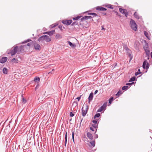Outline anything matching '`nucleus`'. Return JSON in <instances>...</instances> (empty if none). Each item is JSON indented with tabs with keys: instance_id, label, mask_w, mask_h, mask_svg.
Here are the masks:
<instances>
[{
	"instance_id": "1",
	"label": "nucleus",
	"mask_w": 152,
	"mask_h": 152,
	"mask_svg": "<svg viewBox=\"0 0 152 152\" xmlns=\"http://www.w3.org/2000/svg\"><path fill=\"white\" fill-rule=\"evenodd\" d=\"M130 25L131 28L134 31H136L137 30V26L135 21L131 19L130 22Z\"/></svg>"
},
{
	"instance_id": "2",
	"label": "nucleus",
	"mask_w": 152,
	"mask_h": 152,
	"mask_svg": "<svg viewBox=\"0 0 152 152\" xmlns=\"http://www.w3.org/2000/svg\"><path fill=\"white\" fill-rule=\"evenodd\" d=\"M18 46L14 47L13 48H12V49L10 50V51L8 53V54H10L12 56H14L18 52Z\"/></svg>"
},
{
	"instance_id": "3",
	"label": "nucleus",
	"mask_w": 152,
	"mask_h": 152,
	"mask_svg": "<svg viewBox=\"0 0 152 152\" xmlns=\"http://www.w3.org/2000/svg\"><path fill=\"white\" fill-rule=\"evenodd\" d=\"M84 107H83L82 108V115L83 117H84L87 113L88 109V106L87 105H86L85 109H84Z\"/></svg>"
},
{
	"instance_id": "4",
	"label": "nucleus",
	"mask_w": 152,
	"mask_h": 152,
	"mask_svg": "<svg viewBox=\"0 0 152 152\" xmlns=\"http://www.w3.org/2000/svg\"><path fill=\"white\" fill-rule=\"evenodd\" d=\"M107 102H105L101 106L97 111V112H100L102 110H105L107 107Z\"/></svg>"
},
{
	"instance_id": "5",
	"label": "nucleus",
	"mask_w": 152,
	"mask_h": 152,
	"mask_svg": "<svg viewBox=\"0 0 152 152\" xmlns=\"http://www.w3.org/2000/svg\"><path fill=\"white\" fill-rule=\"evenodd\" d=\"M119 10L120 12L122 14H124L126 17H127L128 15V12L126 9L120 8Z\"/></svg>"
},
{
	"instance_id": "6",
	"label": "nucleus",
	"mask_w": 152,
	"mask_h": 152,
	"mask_svg": "<svg viewBox=\"0 0 152 152\" xmlns=\"http://www.w3.org/2000/svg\"><path fill=\"white\" fill-rule=\"evenodd\" d=\"M149 64L148 62H147L146 60H145L143 63L142 67L144 69H148L149 68Z\"/></svg>"
},
{
	"instance_id": "7",
	"label": "nucleus",
	"mask_w": 152,
	"mask_h": 152,
	"mask_svg": "<svg viewBox=\"0 0 152 152\" xmlns=\"http://www.w3.org/2000/svg\"><path fill=\"white\" fill-rule=\"evenodd\" d=\"M72 20H63L62 21V23L68 26L72 23Z\"/></svg>"
},
{
	"instance_id": "8",
	"label": "nucleus",
	"mask_w": 152,
	"mask_h": 152,
	"mask_svg": "<svg viewBox=\"0 0 152 152\" xmlns=\"http://www.w3.org/2000/svg\"><path fill=\"white\" fill-rule=\"evenodd\" d=\"M34 46L36 50L39 51L41 50V47L40 45L38 44L34 43Z\"/></svg>"
},
{
	"instance_id": "9",
	"label": "nucleus",
	"mask_w": 152,
	"mask_h": 152,
	"mask_svg": "<svg viewBox=\"0 0 152 152\" xmlns=\"http://www.w3.org/2000/svg\"><path fill=\"white\" fill-rule=\"evenodd\" d=\"M7 60V58L5 57H3L0 59V63L3 64Z\"/></svg>"
},
{
	"instance_id": "10",
	"label": "nucleus",
	"mask_w": 152,
	"mask_h": 152,
	"mask_svg": "<svg viewBox=\"0 0 152 152\" xmlns=\"http://www.w3.org/2000/svg\"><path fill=\"white\" fill-rule=\"evenodd\" d=\"M25 47H26V46L21 45L20 46L19 48H18V54L20 53H19V52H23V51H24V48Z\"/></svg>"
},
{
	"instance_id": "11",
	"label": "nucleus",
	"mask_w": 152,
	"mask_h": 152,
	"mask_svg": "<svg viewBox=\"0 0 152 152\" xmlns=\"http://www.w3.org/2000/svg\"><path fill=\"white\" fill-rule=\"evenodd\" d=\"M96 10L100 11H106L107 9L105 8L99 6H98L96 7Z\"/></svg>"
},
{
	"instance_id": "12",
	"label": "nucleus",
	"mask_w": 152,
	"mask_h": 152,
	"mask_svg": "<svg viewBox=\"0 0 152 152\" xmlns=\"http://www.w3.org/2000/svg\"><path fill=\"white\" fill-rule=\"evenodd\" d=\"M93 97V94L92 93H91L88 97V102H90L92 100Z\"/></svg>"
},
{
	"instance_id": "13",
	"label": "nucleus",
	"mask_w": 152,
	"mask_h": 152,
	"mask_svg": "<svg viewBox=\"0 0 152 152\" xmlns=\"http://www.w3.org/2000/svg\"><path fill=\"white\" fill-rule=\"evenodd\" d=\"M2 72L4 74H7L8 72V70L6 67H4L2 69Z\"/></svg>"
},
{
	"instance_id": "14",
	"label": "nucleus",
	"mask_w": 152,
	"mask_h": 152,
	"mask_svg": "<svg viewBox=\"0 0 152 152\" xmlns=\"http://www.w3.org/2000/svg\"><path fill=\"white\" fill-rule=\"evenodd\" d=\"M45 37H46L45 36V35H43L41 37H40L38 39V40L39 42L40 41L43 42V41L45 40Z\"/></svg>"
},
{
	"instance_id": "15",
	"label": "nucleus",
	"mask_w": 152,
	"mask_h": 152,
	"mask_svg": "<svg viewBox=\"0 0 152 152\" xmlns=\"http://www.w3.org/2000/svg\"><path fill=\"white\" fill-rule=\"evenodd\" d=\"M87 136L89 139L91 140H92L93 138L92 134L89 132L87 133Z\"/></svg>"
},
{
	"instance_id": "16",
	"label": "nucleus",
	"mask_w": 152,
	"mask_h": 152,
	"mask_svg": "<svg viewBox=\"0 0 152 152\" xmlns=\"http://www.w3.org/2000/svg\"><path fill=\"white\" fill-rule=\"evenodd\" d=\"M123 47L124 49L128 53L130 51L127 45H123Z\"/></svg>"
},
{
	"instance_id": "17",
	"label": "nucleus",
	"mask_w": 152,
	"mask_h": 152,
	"mask_svg": "<svg viewBox=\"0 0 152 152\" xmlns=\"http://www.w3.org/2000/svg\"><path fill=\"white\" fill-rule=\"evenodd\" d=\"M145 53L147 55L146 57L147 58V59L149 60L150 58V51L149 50H147L146 51H145Z\"/></svg>"
},
{
	"instance_id": "18",
	"label": "nucleus",
	"mask_w": 152,
	"mask_h": 152,
	"mask_svg": "<svg viewBox=\"0 0 152 152\" xmlns=\"http://www.w3.org/2000/svg\"><path fill=\"white\" fill-rule=\"evenodd\" d=\"M45 36H46V37H45V40L47 42H49L51 41V39L50 38H49V37L48 36L45 35Z\"/></svg>"
},
{
	"instance_id": "19",
	"label": "nucleus",
	"mask_w": 152,
	"mask_h": 152,
	"mask_svg": "<svg viewBox=\"0 0 152 152\" xmlns=\"http://www.w3.org/2000/svg\"><path fill=\"white\" fill-rule=\"evenodd\" d=\"M68 43L70 47L72 48H74L76 47V45L75 44H73L69 41H68Z\"/></svg>"
},
{
	"instance_id": "20",
	"label": "nucleus",
	"mask_w": 152,
	"mask_h": 152,
	"mask_svg": "<svg viewBox=\"0 0 152 152\" xmlns=\"http://www.w3.org/2000/svg\"><path fill=\"white\" fill-rule=\"evenodd\" d=\"M139 43L138 42H135V43L134 44V47L135 49L136 50H139Z\"/></svg>"
},
{
	"instance_id": "21",
	"label": "nucleus",
	"mask_w": 152,
	"mask_h": 152,
	"mask_svg": "<svg viewBox=\"0 0 152 152\" xmlns=\"http://www.w3.org/2000/svg\"><path fill=\"white\" fill-rule=\"evenodd\" d=\"M55 37L56 39H60L62 38V36L60 34H57L56 35Z\"/></svg>"
},
{
	"instance_id": "22",
	"label": "nucleus",
	"mask_w": 152,
	"mask_h": 152,
	"mask_svg": "<svg viewBox=\"0 0 152 152\" xmlns=\"http://www.w3.org/2000/svg\"><path fill=\"white\" fill-rule=\"evenodd\" d=\"M40 80V79L39 77H35L34 79V81L37 83H38Z\"/></svg>"
},
{
	"instance_id": "23",
	"label": "nucleus",
	"mask_w": 152,
	"mask_h": 152,
	"mask_svg": "<svg viewBox=\"0 0 152 152\" xmlns=\"http://www.w3.org/2000/svg\"><path fill=\"white\" fill-rule=\"evenodd\" d=\"M134 17L137 19H139L140 18V17L139 15L137 14L136 12H135L134 14Z\"/></svg>"
},
{
	"instance_id": "24",
	"label": "nucleus",
	"mask_w": 152,
	"mask_h": 152,
	"mask_svg": "<svg viewBox=\"0 0 152 152\" xmlns=\"http://www.w3.org/2000/svg\"><path fill=\"white\" fill-rule=\"evenodd\" d=\"M18 61L17 59H16L15 58H13L12 60V62L13 63H18Z\"/></svg>"
},
{
	"instance_id": "25",
	"label": "nucleus",
	"mask_w": 152,
	"mask_h": 152,
	"mask_svg": "<svg viewBox=\"0 0 152 152\" xmlns=\"http://www.w3.org/2000/svg\"><path fill=\"white\" fill-rule=\"evenodd\" d=\"M90 143L91 144V145L92 146V147H94L95 146V141H90Z\"/></svg>"
},
{
	"instance_id": "26",
	"label": "nucleus",
	"mask_w": 152,
	"mask_h": 152,
	"mask_svg": "<svg viewBox=\"0 0 152 152\" xmlns=\"http://www.w3.org/2000/svg\"><path fill=\"white\" fill-rule=\"evenodd\" d=\"M82 16H78L77 17L74 18H72L73 20H78L79 19L81 18Z\"/></svg>"
},
{
	"instance_id": "27",
	"label": "nucleus",
	"mask_w": 152,
	"mask_h": 152,
	"mask_svg": "<svg viewBox=\"0 0 152 152\" xmlns=\"http://www.w3.org/2000/svg\"><path fill=\"white\" fill-rule=\"evenodd\" d=\"M106 7H107L108 8H110L111 9H114V7H113V6L110 4H108L106 5Z\"/></svg>"
},
{
	"instance_id": "28",
	"label": "nucleus",
	"mask_w": 152,
	"mask_h": 152,
	"mask_svg": "<svg viewBox=\"0 0 152 152\" xmlns=\"http://www.w3.org/2000/svg\"><path fill=\"white\" fill-rule=\"evenodd\" d=\"M143 48L145 50V51H146L147 50H149V48H148V44H146L145 45V46Z\"/></svg>"
},
{
	"instance_id": "29",
	"label": "nucleus",
	"mask_w": 152,
	"mask_h": 152,
	"mask_svg": "<svg viewBox=\"0 0 152 152\" xmlns=\"http://www.w3.org/2000/svg\"><path fill=\"white\" fill-rule=\"evenodd\" d=\"M92 127L96 129V130L95 131V133L96 132L97 129L96 128L98 127V125H96V124H92L91 125Z\"/></svg>"
},
{
	"instance_id": "30",
	"label": "nucleus",
	"mask_w": 152,
	"mask_h": 152,
	"mask_svg": "<svg viewBox=\"0 0 152 152\" xmlns=\"http://www.w3.org/2000/svg\"><path fill=\"white\" fill-rule=\"evenodd\" d=\"M55 30H51L49 31L48 35L50 36L52 35L55 33Z\"/></svg>"
},
{
	"instance_id": "31",
	"label": "nucleus",
	"mask_w": 152,
	"mask_h": 152,
	"mask_svg": "<svg viewBox=\"0 0 152 152\" xmlns=\"http://www.w3.org/2000/svg\"><path fill=\"white\" fill-rule=\"evenodd\" d=\"M136 79V77L134 76L131 78L129 80V82H133Z\"/></svg>"
},
{
	"instance_id": "32",
	"label": "nucleus",
	"mask_w": 152,
	"mask_h": 152,
	"mask_svg": "<svg viewBox=\"0 0 152 152\" xmlns=\"http://www.w3.org/2000/svg\"><path fill=\"white\" fill-rule=\"evenodd\" d=\"M144 34L145 35V37L148 39H149L148 34V32L145 31H144Z\"/></svg>"
},
{
	"instance_id": "33",
	"label": "nucleus",
	"mask_w": 152,
	"mask_h": 152,
	"mask_svg": "<svg viewBox=\"0 0 152 152\" xmlns=\"http://www.w3.org/2000/svg\"><path fill=\"white\" fill-rule=\"evenodd\" d=\"M72 139L73 142H74V135L75 134V131L72 130Z\"/></svg>"
},
{
	"instance_id": "34",
	"label": "nucleus",
	"mask_w": 152,
	"mask_h": 152,
	"mask_svg": "<svg viewBox=\"0 0 152 152\" xmlns=\"http://www.w3.org/2000/svg\"><path fill=\"white\" fill-rule=\"evenodd\" d=\"M113 100V97H111L109 99V103L111 104Z\"/></svg>"
},
{
	"instance_id": "35",
	"label": "nucleus",
	"mask_w": 152,
	"mask_h": 152,
	"mask_svg": "<svg viewBox=\"0 0 152 152\" xmlns=\"http://www.w3.org/2000/svg\"><path fill=\"white\" fill-rule=\"evenodd\" d=\"M100 116V114L99 113L96 114L94 116V118H99Z\"/></svg>"
},
{
	"instance_id": "36",
	"label": "nucleus",
	"mask_w": 152,
	"mask_h": 152,
	"mask_svg": "<svg viewBox=\"0 0 152 152\" xmlns=\"http://www.w3.org/2000/svg\"><path fill=\"white\" fill-rule=\"evenodd\" d=\"M22 102H23L24 103H25L26 102V99L24 98L23 95H22Z\"/></svg>"
},
{
	"instance_id": "37",
	"label": "nucleus",
	"mask_w": 152,
	"mask_h": 152,
	"mask_svg": "<svg viewBox=\"0 0 152 152\" xmlns=\"http://www.w3.org/2000/svg\"><path fill=\"white\" fill-rule=\"evenodd\" d=\"M128 87L127 86H124L122 88V90H126L128 88Z\"/></svg>"
},
{
	"instance_id": "38",
	"label": "nucleus",
	"mask_w": 152,
	"mask_h": 152,
	"mask_svg": "<svg viewBox=\"0 0 152 152\" xmlns=\"http://www.w3.org/2000/svg\"><path fill=\"white\" fill-rule=\"evenodd\" d=\"M77 105V103L75 101H74L72 103V106H74L76 107Z\"/></svg>"
},
{
	"instance_id": "39",
	"label": "nucleus",
	"mask_w": 152,
	"mask_h": 152,
	"mask_svg": "<svg viewBox=\"0 0 152 152\" xmlns=\"http://www.w3.org/2000/svg\"><path fill=\"white\" fill-rule=\"evenodd\" d=\"M31 39H28L24 41H23V42H22V44H24V43H27V42H29L30 41H31Z\"/></svg>"
},
{
	"instance_id": "40",
	"label": "nucleus",
	"mask_w": 152,
	"mask_h": 152,
	"mask_svg": "<svg viewBox=\"0 0 152 152\" xmlns=\"http://www.w3.org/2000/svg\"><path fill=\"white\" fill-rule=\"evenodd\" d=\"M86 16H85L83 17L82 18L80 19V21L83 22L84 20H86Z\"/></svg>"
},
{
	"instance_id": "41",
	"label": "nucleus",
	"mask_w": 152,
	"mask_h": 152,
	"mask_svg": "<svg viewBox=\"0 0 152 152\" xmlns=\"http://www.w3.org/2000/svg\"><path fill=\"white\" fill-rule=\"evenodd\" d=\"M67 132H66V133L65 135V140H66V142H67Z\"/></svg>"
},
{
	"instance_id": "42",
	"label": "nucleus",
	"mask_w": 152,
	"mask_h": 152,
	"mask_svg": "<svg viewBox=\"0 0 152 152\" xmlns=\"http://www.w3.org/2000/svg\"><path fill=\"white\" fill-rule=\"evenodd\" d=\"M78 24V23L77 22H74L72 23L71 25L72 26H74V25H77Z\"/></svg>"
},
{
	"instance_id": "43",
	"label": "nucleus",
	"mask_w": 152,
	"mask_h": 152,
	"mask_svg": "<svg viewBox=\"0 0 152 152\" xmlns=\"http://www.w3.org/2000/svg\"><path fill=\"white\" fill-rule=\"evenodd\" d=\"M121 94V91L120 90L117 93L115 94L116 96H119Z\"/></svg>"
},
{
	"instance_id": "44",
	"label": "nucleus",
	"mask_w": 152,
	"mask_h": 152,
	"mask_svg": "<svg viewBox=\"0 0 152 152\" xmlns=\"http://www.w3.org/2000/svg\"><path fill=\"white\" fill-rule=\"evenodd\" d=\"M86 20L88 19H91L92 18V17L90 16H86Z\"/></svg>"
},
{
	"instance_id": "45",
	"label": "nucleus",
	"mask_w": 152,
	"mask_h": 152,
	"mask_svg": "<svg viewBox=\"0 0 152 152\" xmlns=\"http://www.w3.org/2000/svg\"><path fill=\"white\" fill-rule=\"evenodd\" d=\"M115 13L116 15H118V16L121 17V15L118 13L117 11H115Z\"/></svg>"
},
{
	"instance_id": "46",
	"label": "nucleus",
	"mask_w": 152,
	"mask_h": 152,
	"mask_svg": "<svg viewBox=\"0 0 152 152\" xmlns=\"http://www.w3.org/2000/svg\"><path fill=\"white\" fill-rule=\"evenodd\" d=\"M134 83V82H132L131 83H128L126 84V85L130 86L133 84Z\"/></svg>"
},
{
	"instance_id": "47",
	"label": "nucleus",
	"mask_w": 152,
	"mask_h": 152,
	"mask_svg": "<svg viewBox=\"0 0 152 152\" xmlns=\"http://www.w3.org/2000/svg\"><path fill=\"white\" fill-rule=\"evenodd\" d=\"M74 114L72 112H70V116L71 117H72L74 116Z\"/></svg>"
},
{
	"instance_id": "48",
	"label": "nucleus",
	"mask_w": 152,
	"mask_h": 152,
	"mask_svg": "<svg viewBox=\"0 0 152 152\" xmlns=\"http://www.w3.org/2000/svg\"><path fill=\"white\" fill-rule=\"evenodd\" d=\"M57 25H58L57 24H52V25H51V26H52V27L54 28L55 27H56Z\"/></svg>"
},
{
	"instance_id": "49",
	"label": "nucleus",
	"mask_w": 152,
	"mask_h": 152,
	"mask_svg": "<svg viewBox=\"0 0 152 152\" xmlns=\"http://www.w3.org/2000/svg\"><path fill=\"white\" fill-rule=\"evenodd\" d=\"M81 95L80 96H79V97H77L76 98V99H77L78 100V101H79L80 99V98H81Z\"/></svg>"
},
{
	"instance_id": "50",
	"label": "nucleus",
	"mask_w": 152,
	"mask_h": 152,
	"mask_svg": "<svg viewBox=\"0 0 152 152\" xmlns=\"http://www.w3.org/2000/svg\"><path fill=\"white\" fill-rule=\"evenodd\" d=\"M92 122L94 124H96L97 123V121L96 120H93Z\"/></svg>"
},
{
	"instance_id": "51",
	"label": "nucleus",
	"mask_w": 152,
	"mask_h": 152,
	"mask_svg": "<svg viewBox=\"0 0 152 152\" xmlns=\"http://www.w3.org/2000/svg\"><path fill=\"white\" fill-rule=\"evenodd\" d=\"M140 74V72L139 73L138 72H137L135 73V76H137V75H138L139 74Z\"/></svg>"
},
{
	"instance_id": "52",
	"label": "nucleus",
	"mask_w": 152,
	"mask_h": 152,
	"mask_svg": "<svg viewBox=\"0 0 152 152\" xmlns=\"http://www.w3.org/2000/svg\"><path fill=\"white\" fill-rule=\"evenodd\" d=\"M31 42L28 43H27L26 45L28 46H30L31 45Z\"/></svg>"
},
{
	"instance_id": "53",
	"label": "nucleus",
	"mask_w": 152,
	"mask_h": 152,
	"mask_svg": "<svg viewBox=\"0 0 152 152\" xmlns=\"http://www.w3.org/2000/svg\"><path fill=\"white\" fill-rule=\"evenodd\" d=\"M94 128H93L92 127H91L90 128V130L93 131H94Z\"/></svg>"
},
{
	"instance_id": "54",
	"label": "nucleus",
	"mask_w": 152,
	"mask_h": 152,
	"mask_svg": "<svg viewBox=\"0 0 152 152\" xmlns=\"http://www.w3.org/2000/svg\"><path fill=\"white\" fill-rule=\"evenodd\" d=\"M92 15H93L94 16H97V15L96 14V13H92Z\"/></svg>"
},
{
	"instance_id": "55",
	"label": "nucleus",
	"mask_w": 152,
	"mask_h": 152,
	"mask_svg": "<svg viewBox=\"0 0 152 152\" xmlns=\"http://www.w3.org/2000/svg\"><path fill=\"white\" fill-rule=\"evenodd\" d=\"M98 90H96L95 91V92H94V94H97V93L98 92Z\"/></svg>"
},
{
	"instance_id": "56",
	"label": "nucleus",
	"mask_w": 152,
	"mask_h": 152,
	"mask_svg": "<svg viewBox=\"0 0 152 152\" xmlns=\"http://www.w3.org/2000/svg\"><path fill=\"white\" fill-rule=\"evenodd\" d=\"M62 26H61V25H59V26H58V27L60 29H62Z\"/></svg>"
},
{
	"instance_id": "57",
	"label": "nucleus",
	"mask_w": 152,
	"mask_h": 152,
	"mask_svg": "<svg viewBox=\"0 0 152 152\" xmlns=\"http://www.w3.org/2000/svg\"><path fill=\"white\" fill-rule=\"evenodd\" d=\"M48 32H49V31H47V32H44L43 33V34H48V33H49Z\"/></svg>"
},
{
	"instance_id": "58",
	"label": "nucleus",
	"mask_w": 152,
	"mask_h": 152,
	"mask_svg": "<svg viewBox=\"0 0 152 152\" xmlns=\"http://www.w3.org/2000/svg\"><path fill=\"white\" fill-rule=\"evenodd\" d=\"M139 72V73H140V74L141 73H142V72H140V69H138V72Z\"/></svg>"
},
{
	"instance_id": "59",
	"label": "nucleus",
	"mask_w": 152,
	"mask_h": 152,
	"mask_svg": "<svg viewBox=\"0 0 152 152\" xmlns=\"http://www.w3.org/2000/svg\"><path fill=\"white\" fill-rule=\"evenodd\" d=\"M66 142V140H65V144L64 145L65 146H66V142Z\"/></svg>"
},
{
	"instance_id": "60",
	"label": "nucleus",
	"mask_w": 152,
	"mask_h": 152,
	"mask_svg": "<svg viewBox=\"0 0 152 152\" xmlns=\"http://www.w3.org/2000/svg\"><path fill=\"white\" fill-rule=\"evenodd\" d=\"M95 137L96 138H97L98 137V135L97 134L95 135Z\"/></svg>"
},
{
	"instance_id": "61",
	"label": "nucleus",
	"mask_w": 152,
	"mask_h": 152,
	"mask_svg": "<svg viewBox=\"0 0 152 152\" xmlns=\"http://www.w3.org/2000/svg\"><path fill=\"white\" fill-rule=\"evenodd\" d=\"M102 30H105V29L103 27V26H102Z\"/></svg>"
},
{
	"instance_id": "62",
	"label": "nucleus",
	"mask_w": 152,
	"mask_h": 152,
	"mask_svg": "<svg viewBox=\"0 0 152 152\" xmlns=\"http://www.w3.org/2000/svg\"><path fill=\"white\" fill-rule=\"evenodd\" d=\"M151 58H152V52H151Z\"/></svg>"
},
{
	"instance_id": "63",
	"label": "nucleus",
	"mask_w": 152,
	"mask_h": 152,
	"mask_svg": "<svg viewBox=\"0 0 152 152\" xmlns=\"http://www.w3.org/2000/svg\"><path fill=\"white\" fill-rule=\"evenodd\" d=\"M92 14H93L92 13H88V14L89 15H92Z\"/></svg>"
},
{
	"instance_id": "64",
	"label": "nucleus",
	"mask_w": 152,
	"mask_h": 152,
	"mask_svg": "<svg viewBox=\"0 0 152 152\" xmlns=\"http://www.w3.org/2000/svg\"><path fill=\"white\" fill-rule=\"evenodd\" d=\"M37 86L35 88V90H36V89L37 88Z\"/></svg>"
}]
</instances>
